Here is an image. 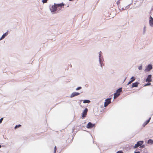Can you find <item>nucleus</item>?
<instances>
[{"label": "nucleus", "mask_w": 153, "mask_h": 153, "mask_svg": "<svg viewBox=\"0 0 153 153\" xmlns=\"http://www.w3.org/2000/svg\"><path fill=\"white\" fill-rule=\"evenodd\" d=\"M64 4L63 3L59 4H54L53 5H52L50 8V9L52 12H54L56 11L58 7H63Z\"/></svg>", "instance_id": "obj_1"}, {"label": "nucleus", "mask_w": 153, "mask_h": 153, "mask_svg": "<svg viewBox=\"0 0 153 153\" xmlns=\"http://www.w3.org/2000/svg\"><path fill=\"white\" fill-rule=\"evenodd\" d=\"M122 91V88H120L117 89L115 93L114 94V99H115L120 94V93Z\"/></svg>", "instance_id": "obj_2"}, {"label": "nucleus", "mask_w": 153, "mask_h": 153, "mask_svg": "<svg viewBox=\"0 0 153 153\" xmlns=\"http://www.w3.org/2000/svg\"><path fill=\"white\" fill-rule=\"evenodd\" d=\"M95 124H92L90 122L88 123L86 127L88 128H92L93 127L94 128L95 127Z\"/></svg>", "instance_id": "obj_3"}, {"label": "nucleus", "mask_w": 153, "mask_h": 153, "mask_svg": "<svg viewBox=\"0 0 153 153\" xmlns=\"http://www.w3.org/2000/svg\"><path fill=\"white\" fill-rule=\"evenodd\" d=\"M111 98L107 99L105 100L104 103V106L105 107L107 106L109 104L111 103Z\"/></svg>", "instance_id": "obj_4"}, {"label": "nucleus", "mask_w": 153, "mask_h": 153, "mask_svg": "<svg viewBox=\"0 0 153 153\" xmlns=\"http://www.w3.org/2000/svg\"><path fill=\"white\" fill-rule=\"evenodd\" d=\"M143 141H138L137 144H135L134 146V148H137L138 147L141 146L143 143Z\"/></svg>", "instance_id": "obj_5"}, {"label": "nucleus", "mask_w": 153, "mask_h": 153, "mask_svg": "<svg viewBox=\"0 0 153 153\" xmlns=\"http://www.w3.org/2000/svg\"><path fill=\"white\" fill-rule=\"evenodd\" d=\"M152 68V67L151 65H149L145 70L146 72L149 71Z\"/></svg>", "instance_id": "obj_6"}, {"label": "nucleus", "mask_w": 153, "mask_h": 153, "mask_svg": "<svg viewBox=\"0 0 153 153\" xmlns=\"http://www.w3.org/2000/svg\"><path fill=\"white\" fill-rule=\"evenodd\" d=\"M88 111V109L87 108H85V109L84 110L82 113V117H86L87 115Z\"/></svg>", "instance_id": "obj_7"}, {"label": "nucleus", "mask_w": 153, "mask_h": 153, "mask_svg": "<svg viewBox=\"0 0 153 153\" xmlns=\"http://www.w3.org/2000/svg\"><path fill=\"white\" fill-rule=\"evenodd\" d=\"M149 24L151 27H153V18L150 16L149 18Z\"/></svg>", "instance_id": "obj_8"}, {"label": "nucleus", "mask_w": 153, "mask_h": 153, "mask_svg": "<svg viewBox=\"0 0 153 153\" xmlns=\"http://www.w3.org/2000/svg\"><path fill=\"white\" fill-rule=\"evenodd\" d=\"M151 75H149L147 78L146 79V81L148 82H152V79H151Z\"/></svg>", "instance_id": "obj_9"}, {"label": "nucleus", "mask_w": 153, "mask_h": 153, "mask_svg": "<svg viewBox=\"0 0 153 153\" xmlns=\"http://www.w3.org/2000/svg\"><path fill=\"white\" fill-rule=\"evenodd\" d=\"M79 94V93L78 92H75L73 93L71 95V97H73L74 96L78 95Z\"/></svg>", "instance_id": "obj_10"}, {"label": "nucleus", "mask_w": 153, "mask_h": 153, "mask_svg": "<svg viewBox=\"0 0 153 153\" xmlns=\"http://www.w3.org/2000/svg\"><path fill=\"white\" fill-rule=\"evenodd\" d=\"M139 84V83L138 82H135V83H134L132 84V87H137L138 86V85Z\"/></svg>", "instance_id": "obj_11"}, {"label": "nucleus", "mask_w": 153, "mask_h": 153, "mask_svg": "<svg viewBox=\"0 0 153 153\" xmlns=\"http://www.w3.org/2000/svg\"><path fill=\"white\" fill-rule=\"evenodd\" d=\"M151 119V117H150L149 120H147L143 124V126H145L146 125L148 124L150 120Z\"/></svg>", "instance_id": "obj_12"}, {"label": "nucleus", "mask_w": 153, "mask_h": 153, "mask_svg": "<svg viewBox=\"0 0 153 153\" xmlns=\"http://www.w3.org/2000/svg\"><path fill=\"white\" fill-rule=\"evenodd\" d=\"M7 35V33H5L4 34H3L2 37L0 38V40H2L3 39L5 36Z\"/></svg>", "instance_id": "obj_13"}, {"label": "nucleus", "mask_w": 153, "mask_h": 153, "mask_svg": "<svg viewBox=\"0 0 153 153\" xmlns=\"http://www.w3.org/2000/svg\"><path fill=\"white\" fill-rule=\"evenodd\" d=\"M148 144H153V140L151 139H149L148 141Z\"/></svg>", "instance_id": "obj_14"}, {"label": "nucleus", "mask_w": 153, "mask_h": 153, "mask_svg": "<svg viewBox=\"0 0 153 153\" xmlns=\"http://www.w3.org/2000/svg\"><path fill=\"white\" fill-rule=\"evenodd\" d=\"M90 100H83V103H89L90 102Z\"/></svg>", "instance_id": "obj_15"}, {"label": "nucleus", "mask_w": 153, "mask_h": 153, "mask_svg": "<svg viewBox=\"0 0 153 153\" xmlns=\"http://www.w3.org/2000/svg\"><path fill=\"white\" fill-rule=\"evenodd\" d=\"M135 79V78L134 77V76H133L131 78V81H132V82H133L134 81Z\"/></svg>", "instance_id": "obj_16"}, {"label": "nucleus", "mask_w": 153, "mask_h": 153, "mask_svg": "<svg viewBox=\"0 0 153 153\" xmlns=\"http://www.w3.org/2000/svg\"><path fill=\"white\" fill-rule=\"evenodd\" d=\"M21 125L20 124H19L18 125H16L15 127V129L17 128H18L19 127H21Z\"/></svg>", "instance_id": "obj_17"}, {"label": "nucleus", "mask_w": 153, "mask_h": 153, "mask_svg": "<svg viewBox=\"0 0 153 153\" xmlns=\"http://www.w3.org/2000/svg\"><path fill=\"white\" fill-rule=\"evenodd\" d=\"M48 0H43L42 1V2L43 3H46L47 2V1Z\"/></svg>", "instance_id": "obj_18"}, {"label": "nucleus", "mask_w": 153, "mask_h": 153, "mask_svg": "<svg viewBox=\"0 0 153 153\" xmlns=\"http://www.w3.org/2000/svg\"><path fill=\"white\" fill-rule=\"evenodd\" d=\"M56 147L55 146L54 148V153H56Z\"/></svg>", "instance_id": "obj_19"}, {"label": "nucleus", "mask_w": 153, "mask_h": 153, "mask_svg": "<svg viewBox=\"0 0 153 153\" xmlns=\"http://www.w3.org/2000/svg\"><path fill=\"white\" fill-rule=\"evenodd\" d=\"M142 66H140L138 68V69L139 70H141L142 69Z\"/></svg>", "instance_id": "obj_20"}, {"label": "nucleus", "mask_w": 153, "mask_h": 153, "mask_svg": "<svg viewBox=\"0 0 153 153\" xmlns=\"http://www.w3.org/2000/svg\"><path fill=\"white\" fill-rule=\"evenodd\" d=\"M151 84L150 83H147V84H145L144 85V86H148V85H150Z\"/></svg>", "instance_id": "obj_21"}, {"label": "nucleus", "mask_w": 153, "mask_h": 153, "mask_svg": "<svg viewBox=\"0 0 153 153\" xmlns=\"http://www.w3.org/2000/svg\"><path fill=\"white\" fill-rule=\"evenodd\" d=\"M116 153H123L122 151H118Z\"/></svg>", "instance_id": "obj_22"}, {"label": "nucleus", "mask_w": 153, "mask_h": 153, "mask_svg": "<svg viewBox=\"0 0 153 153\" xmlns=\"http://www.w3.org/2000/svg\"><path fill=\"white\" fill-rule=\"evenodd\" d=\"M3 120V118H2L0 119V123H1Z\"/></svg>", "instance_id": "obj_23"}, {"label": "nucleus", "mask_w": 153, "mask_h": 153, "mask_svg": "<svg viewBox=\"0 0 153 153\" xmlns=\"http://www.w3.org/2000/svg\"><path fill=\"white\" fill-rule=\"evenodd\" d=\"M120 3V1H118L117 2V4L118 5H119V4Z\"/></svg>", "instance_id": "obj_24"}, {"label": "nucleus", "mask_w": 153, "mask_h": 153, "mask_svg": "<svg viewBox=\"0 0 153 153\" xmlns=\"http://www.w3.org/2000/svg\"><path fill=\"white\" fill-rule=\"evenodd\" d=\"M132 81H131V80H130L128 83V84H127L128 85L129 84H130L132 82Z\"/></svg>", "instance_id": "obj_25"}, {"label": "nucleus", "mask_w": 153, "mask_h": 153, "mask_svg": "<svg viewBox=\"0 0 153 153\" xmlns=\"http://www.w3.org/2000/svg\"><path fill=\"white\" fill-rule=\"evenodd\" d=\"M81 88V87H79L78 88H77L76 89V90H79V89H80Z\"/></svg>", "instance_id": "obj_26"}, {"label": "nucleus", "mask_w": 153, "mask_h": 153, "mask_svg": "<svg viewBox=\"0 0 153 153\" xmlns=\"http://www.w3.org/2000/svg\"><path fill=\"white\" fill-rule=\"evenodd\" d=\"M62 7H58L57 8H58V9H59V10H61L62 9Z\"/></svg>", "instance_id": "obj_27"}, {"label": "nucleus", "mask_w": 153, "mask_h": 153, "mask_svg": "<svg viewBox=\"0 0 153 153\" xmlns=\"http://www.w3.org/2000/svg\"><path fill=\"white\" fill-rule=\"evenodd\" d=\"M134 153H140L139 152H135Z\"/></svg>", "instance_id": "obj_28"}, {"label": "nucleus", "mask_w": 153, "mask_h": 153, "mask_svg": "<svg viewBox=\"0 0 153 153\" xmlns=\"http://www.w3.org/2000/svg\"><path fill=\"white\" fill-rule=\"evenodd\" d=\"M72 0H69V1H72Z\"/></svg>", "instance_id": "obj_29"}, {"label": "nucleus", "mask_w": 153, "mask_h": 153, "mask_svg": "<svg viewBox=\"0 0 153 153\" xmlns=\"http://www.w3.org/2000/svg\"><path fill=\"white\" fill-rule=\"evenodd\" d=\"M1 146L0 145V148H1Z\"/></svg>", "instance_id": "obj_30"}]
</instances>
